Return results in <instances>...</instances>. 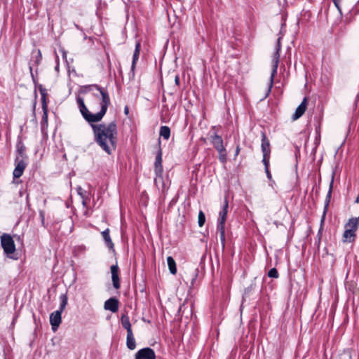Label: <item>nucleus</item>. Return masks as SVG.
<instances>
[{
  "instance_id": "obj_1",
  "label": "nucleus",
  "mask_w": 359,
  "mask_h": 359,
  "mask_svg": "<svg viewBox=\"0 0 359 359\" xmlns=\"http://www.w3.org/2000/svg\"><path fill=\"white\" fill-rule=\"evenodd\" d=\"M107 98L104 95L101 99L100 105V110L96 114L90 113L84 103V100L80 96L76 97V102L79 111L83 118L90 123L94 135V141L108 154H111V150L107 143L109 141L114 149L117 144V124L116 121L110 122L106 125L104 123L93 124L100 121L106 114L107 109L111 104H107Z\"/></svg>"
},
{
  "instance_id": "obj_2",
  "label": "nucleus",
  "mask_w": 359,
  "mask_h": 359,
  "mask_svg": "<svg viewBox=\"0 0 359 359\" xmlns=\"http://www.w3.org/2000/svg\"><path fill=\"white\" fill-rule=\"evenodd\" d=\"M28 156L26 154V147L22 140L18 137L16 143L15 158L14 160L15 168L13 171V179L20 177L27 165Z\"/></svg>"
},
{
  "instance_id": "obj_3",
  "label": "nucleus",
  "mask_w": 359,
  "mask_h": 359,
  "mask_svg": "<svg viewBox=\"0 0 359 359\" xmlns=\"http://www.w3.org/2000/svg\"><path fill=\"white\" fill-rule=\"evenodd\" d=\"M359 227V216L357 217L350 218L347 223L345 224V231L342 235L343 243H353L355 242L357 234L356 231Z\"/></svg>"
},
{
  "instance_id": "obj_4",
  "label": "nucleus",
  "mask_w": 359,
  "mask_h": 359,
  "mask_svg": "<svg viewBox=\"0 0 359 359\" xmlns=\"http://www.w3.org/2000/svg\"><path fill=\"white\" fill-rule=\"evenodd\" d=\"M229 208V202L225 198L222 209L219 213V219L217 224V231L219 234L221 243L223 248L225 246V222Z\"/></svg>"
},
{
  "instance_id": "obj_5",
  "label": "nucleus",
  "mask_w": 359,
  "mask_h": 359,
  "mask_svg": "<svg viewBox=\"0 0 359 359\" xmlns=\"http://www.w3.org/2000/svg\"><path fill=\"white\" fill-rule=\"evenodd\" d=\"M210 142L218 152L219 161L222 163H225L227 161V151L224 145V140L222 136L215 133L210 136Z\"/></svg>"
},
{
  "instance_id": "obj_6",
  "label": "nucleus",
  "mask_w": 359,
  "mask_h": 359,
  "mask_svg": "<svg viewBox=\"0 0 359 359\" xmlns=\"http://www.w3.org/2000/svg\"><path fill=\"white\" fill-rule=\"evenodd\" d=\"M281 50V44H280V38H278L277 40V43L276 46V51L273 53V59H272V63H273V68L270 76V82L269 84L268 91L266 95L269 94L271 92V90L272 88L273 84V79L274 76L277 73V69L279 64V59H280V52Z\"/></svg>"
},
{
  "instance_id": "obj_7",
  "label": "nucleus",
  "mask_w": 359,
  "mask_h": 359,
  "mask_svg": "<svg viewBox=\"0 0 359 359\" xmlns=\"http://www.w3.org/2000/svg\"><path fill=\"white\" fill-rule=\"evenodd\" d=\"M1 245L4 250V253L10 258L13 257L10 255L15 252L16 248L14 241L12 236L8 233H4L1 236Z\"/></svg>"
},
{
  "instance_id": "obj_8",
  "label": "nucleus",
  "mask_w": 359,
  "mask_h": 359,
  "mask_svg": "<svg viewBox=\"0 0 359 359\" xmlns=\"http://www.w3.org/2000/svg\"><path fill=\"white\" fill-rule=\"evenodd\" d=\"M94 89L97 90L101 96V99H103V96L104 95L107 98V104H111L110 97L107 88L102 87L97 84H91V85H86L81 87L80 93L86 94L89 92L93 91Z\"/></svg>"
},
{
  "instance_id": "obj_9",
  "label": "nucleus",
  "mask_w": 359,
  "mask_h": 359,
  "mask_svg": "<svg viewBox=\"0 0 359 359\" xmlns=\"http://www.w3.org/2000/svg\"><path fill=\"white\" fill-rule=\"evenodd\" d=\"M163 165H162V149L161 148L160 143L158 144V149L156 155V159L154 162V172L156 175L155 182H157L158 180H163Z\"/></svg>"
},
{
  "instance_id": "obj_10",
  "label": "nucleus",
  "mask_w": 359,
  "mask_h": 359,
  "mask_svg": "<svg viewBox=\"0 0 359 359\" xmlns=\"http://www.w3.org/2000/svg\"><path fill=\"white\" fill-rule=\"evenodd\" d=\"M334 176H335V171L334 170L332 172L331 180H330V185H329V190L327 191V194L326 195V198L325 200L323 212V215H322L321 220H320L321 225L324 223L325 216H326L327 212L328 210L329 205L330 203L332 193V190H333Z\"/></svg>"
},
{
  "instance_id": "obj_11",
  "label": "nucleus",
  "mask_w": 359,
  "mask_h": 359,
  "mask_svg": "<svg viewBox=\"0 0 359 359\" xmlns=\"http://www.w3.org/2000/svg\"><path fill=\"white\" fill-rule=\"evenodd\" d=\"M135 359H156V353L151 348L145 347L136 352Z\"/></svg>"
},
{
  "instance_id": "obj_12",
  "label": "nucleus",
  "mask_w": 359,
  "mask_h": 359,
  "mask_svg": "<svg viewBox=\"0 0 359 359\" xmlns=\"http://www.w3.org/2000/svg\"><path fill=\"white\" fill-rule=\"evenodd\" d=\"M61 311H55L50 315V324L52 330L56 331L62 322Z\"/></svg>"
},
{
  "instance_id": "obj_13",
  "label": "nucleus",
  "mask_w": 359,
  "mask_h": 359,
  "mask_svg": "<svg viewBox=\"0 0 359 359\" xmlns=\"http://www.w3.org/2000/svg\"><path fill=\"white\" fill-rule=\"evenodd\" d=\"M118 299L116 297H111L104 302V309L112 313H116L118 310Z\"/></svg>"
},
{
  "instance_id": "obj_14",
  "label": "nucleus",
  "mask_w": 359,
  "mask_h": 359,
  "mask_svg": "<svg viewBox=\"0 0 359 359\" xmlns=\"http://www.w3.org/2000/svg\"><path fill=\"white\" fill-rule=\"evenodd\" d=\"M111 273V280L113 286L115 289L118 290L121 287L120 279L118 276L119 269L117 264L112 265L110 268Z\"/></svg>"
},
{
  "instance_id": "obj_15",
  "label": "nucleus",
  "mask_w": 359,
  "mask_h": 359,
  "mask_svg": "<svg viewBox=\"0 0 359 359\" xmlns=\"http://www.w3.org/2000/svg\"><path fill=\"white\" fill-rule=\"evenodd\" d=\"M261 148L263 155H271L270 142L266 136L265 131L261 132Z\"/></svg>"
},
{
  "instance_id": "obj_16",
  "label": "nucleus",
  "mask_w": 359,
  "mask_h": 359,
  "mask_svg": "<svg viewBox=\"0 0 359 359\" xmlns=\"http://www.w3.org/2000/svg\"><path fill=\"white\" fill-rule=\"evenodd\" d=\"M29 69L31 77H32L33 83H34V84L35 86V90H34V102L33 103V107H32L33 114L35 116V109H36V99H37L36 88H38V85H39V84L38 83V79H37V77H36L34 76V73H33V65L31 64V62L29 63Z\"/></svg>"
},
{
  "instance_id": "obj_17",
  "label": "nucleus",
  "mask_w": 359,
  "mask_h": 359,
  "mask_svg": "<svg viewBox=\"0 0 359 359\" xmlns=\"http://www.w3.org/2000/svg\"><path fill=\"white\" fill-rule=\"evenodd\" d=\"M306 104H307V99L306 97H304L301 102V104L297 107V108L295 110L294 114L292 116L293 120H297L305 112L306 109Z\"/></svg>"
},
{
  "instance_id": "obj_18",
  "label": "nucleus",
  "mask_w": 359,
  "mask_h": 359,
  "mask_svg": "<svg viewBox=\"0 0 359 359\" xmlns=\"http://www.w3.org/2000/svg\"><path fill=\"white\" fill-rule=\"evenodd\" d=\"M140 48H141L140 43L137 42L135 44V50L133 53L132 65H131V72L133 73V75L135 74V69L136 67L137 62L139 59Z\"/></svg>"
},
{
  "instance_id": "obj_19",
  "label": "nucleus",
  "mask_w": 359,
  "mask_h": 359,
  "mask_svg": "<svg viewBox=\"0 0 359 359\" xmlns=\"http://www.w3.org/2000/svg\"><path fill=\"white\" fill-rule=\"evenodd\" d=\"M126 346L130 351L136 348V341L133 332L127 333Z\"/></svg>"
},
{
  "instance_id": "obj_20",
  "label": "nucleus",
  "mask_w": 359,
  "mask_h": 359,
  "mask_svg": "<svg viewBox=\"0 0 359 359\" xmlns=\"http://www.w3.org/2000/svg\"><path fill=\"white\" fill-rule=\"evenodd\" d=\"M102 238L104 241L105 245L109 249L114 250V245L111 239L110 235H109V229H106L104 231L102 232Z\"/></svg>"
},
{
  "instance_id": "obj_21",
  "label": "nucleus",
  "mask_w": 359,
  "mask_h": 359,
  "mask_svg": "<svg viewBox=\"0 0 359 359\" xmlns=\"http://www.w3.org/2000/svg\"><path fill=\"white\" fill-rule=\"evenodd\" d=\"M121 321L122 327L127 330V333L133 332L130 319L127 315L122 314Z\"/></svg>"
},
{
  "instance_id": "obj_22",
  "label": "nucleus",
  "mask_w": 359,
  "mask_h": 359,
  "mask_svg": "<svg viewBox=\"0 0 359 359\" xmlns=\"http://www.w3.org/2000/svg\"><path fill=\"white\" fill-rule=\"evenodd\" d=\"M167 263L169 268V271L171 274L175 275L177 273V266L175 259L172 257L169 256L167 257Z\"/></svg>"
},
{
  "instance_id": "obj_23",
  "label": "nucleus",
  "mask_w": 359,
  "mask_h": 359,
  "mask_svg": "<svg viewBox=\"0 0 359 359\" xmlns=\"http://www.w3.org/2000/svg\"><path fill=\"white\" fill-rule=\"evenodd\" d=\"M159 135L164 140H168L170 137V128L167 126H161Z\"/></svg>"
},
{
  "instance_id": "obj_24",
  "label": "nucleus",
  "mask_w": 359,
  "mask_h": 359,
  "mask_svg": "<svg viewBox=\"0 0 359 359\" xmlns=\"http://www.w3.org/2000/svg\"><path fill=\"white\" fill-rule=\"evenodd\" d=\"M60 304L58 311H61V312H63V311L65 309V307L68 303L67 294V293L62 294L60 296Z\"/></svg>"
},
{
  "instance_id": "obj_25",
  "label": "nucleus",
  "mask_w": 359,
  "mask_h": 359,
  "mask_svg": "<svg viewBox=\"0 0 359 359\" xmlns=\"http://www.w3.org/2000/svg\"><path fill=\"white\" fill-rule=\"evenodd\" d=\"M323 119V116H320L318 119V123L315 126L316 130V142L320 141V133H321V121Z\"/></svg>"
},
{
  "instance_id": "obj_26",
  "label": "nucleus",
  "mask_w": 359,
  "mask_h": 359,
  "mask_svg": "<svg viewBox=\"0 0 359 359\" xmlns=\"http://www.w3.org/2000/svg\"><path fill=\"white\" fill-rule=\"evenodd\" d=\"M48 126V110H43V115L41 121V130Z\"/></svg>"
},
{
  "instance_id": "obj_27",
  "label": "nucleus",
  "mask_w": 359,
  "mask_h": 359,
  "mask_svg": "<svg viewBox=\"0 0 359 359\" xmlns=\"http://www.w3.org/2000/svg\"><path fill=\"white\" fill-rule=\"evenodd\" d=\"M198 276V268H194V270L192 271V272L191 273V286H194L195 283H196V280L197 279V277Z\"/></svg>"
},
{
  "instance_id": "obj_28",
  "label": "nucleus",
  "mask_w": 359,
  "mask_h": 359,
  "mask_svg": "<svg viewBox=\"0 0 359 359\" xmlns=\"http://www.w3.org/2000/svg\"><path fill=\"white\" fill-rule=\"evenodd\" d=\"M205 222V215L203 210H200L198 216V224L200 227L203 226Z\"/></svg>"
},
{
  "instance_id": "obj_29",
  "label": "nucleus",
  "mask_w": 359,
  "mask_h": 359,
  "mask_svg": "<svg viewBox=\"0 0 359 359\" xmlns=\"http://www.w3.org/2000/svg\"><path fill=\"white\" fill-rule=\"evenodd\" d=\"M268 276L269 278H278L279 277V273L276 268H272L269 271Z\"/></svg>"
},
{
  "instance_id": "obj_30",
  "label": "nucleus",
  "mask_w": 359,
  "mask_h": 359,
  "mask_svg": "<svg viewBox=\"0 0 359 359\" xmlns=\"http://www.w3.org/2000/svg\"><path fill=\"white\" fill-rule=\"evenodd\" d=\"M41 60H42V55H41V50L39 49L37 51V53L35 56V60H34L33 65L38 66L41 63Z\"/></svg>"
},
{
  "instance_id": "obj_31",
  "label": "nucleus",
  "mask_w": 359,
  "mask_h": 359,
  "mask_svg": "<svg viewBox=\"0 0 359 359\" xmlns=\"http://www.w3.org/2000/svg\"><path fill=\"white\" fill-rule=\"evenodd\" d=\"M269 160H270V155H263V159L262 163L264 165V170L269 169Z\"/></svg>"
},
{
  "instance_id": "obj_32",
  "label": "nucleus",
  "mask_w": 359,
  "mask_h": 359,
  "mask_svg": "<svg viewBox=\"0 0 359 359\" xmlns=\"http://www.w3.org/2000/svg\"><path fill=\"white\" fill-rule=\"evenodd\" d=\"M38 89L40 92L41 97L47 98V97H48L47 90L43 87V86L41 84L38 85Z\"/></svg>"
},
{
  "instance_id": "obj_33",
  "label": "nucleus",
  "mask_w": 359,
  "mask_h": 359,
  "mask_svg": "<svg viewBox=\"0 0 359 359\" xmlns=\"http://www.w3.org/2000/svg\"><path fill=\"white\" fill-rule=\"evenodd\" d=\"M322 226L320 228L318 232V234H317V238H316V241L315 242V245L317 246V248L319 249L320 248V241H321V235H322Z\"/></svg>"
},
{
  "instance_id": "obj_34",
  "label": "nucleus",
  "mask_w": 359,
  "mask_h": 359,
  "mask_svg": "<svg viewBox=\"0 0 359 359\" xmlns=\"http://www.w3.org/2000/svg\"><path fill=\"white\" fill-rule=\"evenodd\" d=\"M255 285L252 283L248 287H247L244 290L243 295H248L255 289Z\"/></svg>"
},
{
  "instance_id": "obj_35",
  "label": "nucleus",
  "mask_w": 359,
  "mask_h": 359,
  "mask_svg": "<svg viewBox=\"0 0 359 359\" xmlns=\"http://www.w3.org/2000/svg\"><path fill=\"white\" fill-rule=\"evenodd\" d=\"M48 99L41 97L42 110H48Z\"/></svg>"
},
{
  "instance_id": "obj_36",
  "label": "nucleus",
  "mask_w": 359,
  "mask_h": 359,
  "mask_svg": "<svg viewBox=\"0 0 359 359\" xmlns=\"http://www.w3.org/2000/svg\"><path fill=\"white\" fill-rule=\"evenodd\" d=\"M39 217H40V219H41V222L42 226L46 227V225H45V212H44L43 210H40L39 211Z\"/></svg>"
},
{
  "instance_id": "obj_37",
  "label": "nucleus",
  "mask_w": 359,
  "mask_h": 359,
  "mask_svg": "<svg viewBox=\"0 0 359 359\" xmlns=\"http://www.w3.org/2000/svg\"><path fill=\"white\" fill-rule=\"evenodd\" d=\"M332 1H333L334 6L337 8V10L339 11V13H341V6H340V3H341V0H332Z\"/></svg>"
},
{
  "instance_id": "obj_38",
  "label": "nucleus",
  "mask_w": 359,
  "mask_h": 359,
  "mask_svg": "<svg viewBox=\"0 0 359 359\" xmlns=\"http://www.w3.org/2000/svg\"><path fill=\"white\" fill-rule=\"evenodd\" d=\"M265 172H266V177L267 179L269 180V181H273L272 180V175H271V171L269 169L267 170H265Z\"/></svg>"
},
{
  "instance_id": "obj_39",
  "label": "nucleus",
  "mask_w": 359,
  "mask_h": 359,
  "mask_svg": "<svg viewBox=\"0 0 359 359\" xmlns=\"http://www.w3.org/2000/svg\"><path fill=\"white\" fill-rule=\"evenodd\" d=\"M180 76L178 74L175 75V83L177 86L180 85Z\"/></svg>"
},
{
  "instance_id": "obj_40",
  "label": "nucleus",
  "mask_w": 359,
  "mask_h": 359,
  "mask_svg": "<svg viewBox=\"0 0 359 359\" xmlns=\"http://www.w3.org/2000/svg\"><path fill=\"white\" fill-rule=\"evenodd\" d=\"M240 146L239 145H237L236 148V151H235V157H236L238 154H239V152H240Z\"/></svg>"
},
{
  "instance_id": "obj_41",
  "label": "nucleus",
  "mask_w": 359,
  "mask_h": 359,
  "mask_svg": "<svg viewBox=\"0 0 359 359\" xmlns=\"http://www.w3.org/2000/svg\"><path fill=\"white\" fill-rule=\"evenodd\" d=\"M124 114L128 116L129 114V108L128 106H125L124 107Z\"/></svg>"
},
{
  "instance_id": "obj_42",
  "label": "nucleus",
  "mask_w": 359,
  "mask_h": 359,
  "mask_svg": "<svg viewBox=\"0 0 359 359\" xmlns=\"http://www.w3.org/2000/svg\"><path fill=\"white\" fill-rule=\"evenodd\" d=\"M93 95L95 97H97L98 98L100 95V93H93Z\"/></svg>"
},
{
  "instance_id": "obj_43",
  "label": "nucleus",
  "mask_w": 359,
  "mask_h": 359,
  "mask_svg": "<svg viewBox=\"0 0 359 359\" xmlns=\"http://www.w3.org/2000/svg\"><path fill=\"white\" fill-rule=\"evenodd\" d=\"M17 317H15L13 320V322H12V325H14L15 324V320H16Z\"/></svg>"
},
{
  "instance_id": "obj_44",
  "label": "nucleus",
  "mask_w": 359,
  "mask_h": 359,
  "mask_svg": "<svg viewBox=\"0 0 359 359\" xmlns=\"http://www.w3.org/2000/svg\"><path fill=\"white\" fill-rule=\"evenodd\" d=\"M62 57H63V58H66L67 55H66V53H65V52H63Z\"/></svg>"
},
{
  "instance_id": "obj_45",
  "label": "nucleus",
  "mask_w": 359,
  "mask_h": 359,
  "mask_svg": "<svg viewBox=\"0 0 359 359\" xmlns=\"http://www.w3.org/2000/svg\"><path fill=\"white\" fill-rule=\"evenodd\" d=\"M58 69H59V65H57L55 67V69H56V70H58Z\"/></svg>"
}]
</instances>
